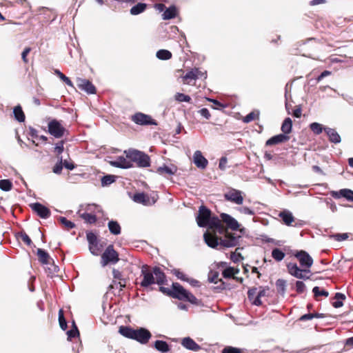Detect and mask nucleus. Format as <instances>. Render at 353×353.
I'll return each mask as SVG.
<instances>
[{"label":"nucleus","instance_id":"nucleus-28","mask_svg":"<svg viewBox=\"0 0 353 353\" xmlns=\"http://www.w3.org/2000/svg\"><path fill=\"white\" fill-rule=\"evenodd\" d=\"M176 8L174 6H171L166 8L162 14L163 20L174 19L176 16Z\"/></svg>","mask_w":353,"mask_h":353},{"label":"nucleus","instance_id":"nucleus-23","mask_svg":"<svg viewBox=\"0 0 353 353\" xmlns=\"http://www.w3.org/2000/svg\"><path fill=\"white\" fill-rule=\"evenodd\" d=\"M324 131L328 136L330 141L334 143H339L341 142V137L334 129L325 128Z\"/></svg>","mask_w":353,"mask_h":353},{"label":"nucleus","instance_id":"nucleus-40","mask_svg":"<svg viewBox=\"0 0 353 353\" xmlns=\"http://www.w3.org/2000/svg\"><path fill=\"white\" fill-rule=\"evenodd\" d=\"M81 217L88 223H94L97 221L96 215L92 213L84 212L81 215Z\"/></svg>","mask_w":353,"mask_h":353},{"label":"nucleus","instance_id":"nucleus-26","mask_svg":"<svg viewBox=\"0 0 353 353\" xmlns=\"http://www.w3.org/2000/svg\"><path fill=\"white\" fill-rule=\"evenodd\" d=\"M154 347L162 353L168 352L170 350V345L164 341L157 340L154 343Z\"/></svg>","mask_w":353,"mask_h":353},{"label":"nucleus","instance_id":"nucleus-41","mask_svg":"<svg viewBox=\"0 0 353 353\" xmlns=\"http://www.w3.org/2000/svg\"><path fill=\"white\" fill-rule=\"evenodd\" d=\"M117 176L114 175H105L101 179V185L102 186H107L115 181Z\"/></svg>","mask_w":353,"mask_h":353},{"label":"nucleus","instance_id":"nucleus-27","mask_svg":"<svg viewBox=\"0 0 353 353\" xmlns=\"http://www.w3.org/2000/svg\"><path fill=\"white\" fill-rule=\"evenodd\" d=\"M198 72L197 68H193L191 70L186 72V74L183 77L184 82L190 84L192 81H195L198 79Z\"/></svg>","mask_w":353,"mask_h":353},{"label":"nucleus","instance_id":"nucleus-9","mask_svg":"<svg viewBox=\"0 0 353 353\" xmlns=\"http://www.w3.org/2000/svg\"><path fill=\"white\" fill-rule=\"evenodd\" d=\"M132 199L135 203H141L147 206L152 205L157 201L156 196H150L148 194L143 192L134 194Z\"/></svg>","mask_w":353,"mask_h":353},{"label":"nucleus","instance_id":"nucleus-24","mask_svg":"<svg viewBox=\"0 0 353 353\" xmlns=\"http://www.w3.org/2000/svg\"><path fill=\"white\" fill-rule=\"evenodd\" d=\"M111 164L114 167L125 169L132 167V163L130 161H128L123 157H118L117 160L112 161Z\"/></svg>","mask_w":353,"mask_h":353},{"label":"nucleus","instance_id":"nucleus-33","mask_svg":"<svg viewBox=\"0 0 353 353\" xmlns=\"http://www.w3.org/2000/svg\"><path fill=\"white\" fill-rule=\"evenodd\" d=\"M292 121L289 117L285 119L281 125V131L283 132V134L288 135L292 131Z\"/></svg>","mask_w":353,"mask_h":353},{"label":"nucleus","instance_id":"nucleus-29","mask_svg":"<svg viewBox=\"0 0 353 353\" xmlns=\"http://www.w3.org/2000/svg\"><path fill=\"white\" fill-rule=\"evenodd\" d=\"M279 216L283 221V223L287 225H290L294 221V218L290 211L284 210L279 213Z\"/></svg>","mask_w":353,"mask_h":353},{"label":"nucleus","instance_id":"nucleus-4","mask_svg":"<svg viewBox=\"0 0 353 353\" xmlns=\"http://www.w3.org/2000/svg\"><path fill=\"white\" fill-rule=\"evenodd\" d=\"M168 294L173 298L187 301L194 304L196 303L198 301L195 296L187 291L179 283H172V290L168 292Z\"/></svg>","mask_w":353,"mask_h":353},{"label":"nucleus","instance_id":"nucleus-2","mask_svg":"<svg viewBox=\"0 0 353 353\" xmlns=\"http://www.w3.org/2000/svg\"><path fill=\"white\" fill-rule=\"evenodd\" d=\"M141 276H143V279L140 285L143 288H148L154 283L162 285L166 279L164 272L160 268L154 267L151 270L148 265H142Z\"/></svg>","mask_w":353,"mask_h":353},{"label":"nucleus","instance_id":"nucleus-5","mask_svg":"<svg viewBox=\"0 0 353 353\" xmlns=\"http://www.w3.org/2000/svg\"><path fill=\"white\" fill-rule=\"evenodd\" d=\"M127 158L137 163L139 167L147 168L150 165V157L148 154L137 150L125 151Z\"/></svg>","mask_w":353,"mask_h":353},{"label":"nucleus","instance_id":"nucleus-53","mask_svg":"<svg viewBox=\"0 0 353 353\" xmlns=\"http://www.w3.org/2000/svg\"><path fill=\"white\" fill-rule=\"evenodd\" d=\"M173 274L177 277V279L181 281H186V280H188V276L179 269L173 270Z\"/></svg>","mask_w":353,"mask_h":353},{"label":"nucleus","instance_id":"nucleus-3","mask_svg":"<svg viewBox=\"0 0 353 353\" xmlns=\"http://www.w3.org/2000/svg\"><path fill=\"white\" fill-rule=\"evenodd\" d=\"M196 223L201 228L208 227L209 229H216L219 232L224 230L221 220L217 216H212L211 211L204 205L199 207Z\"/></svg>","mask_w":353,"mask_h":353},{"label":"nucleus","instance_id":"nucleus-12","mask_svg":"<svg viewBox=\"0 0 353 353\" xmlns=\"http://www.w3.org/2000/svg\"><path fill=\"white\" fill-rule=\"evenodd\" d=\"M288 272L293 276L297 279H308L309 276H305V272H310L309 270H301L296 263H290L287 265Z\"/></svg>","mask_w":353,"mask_h":353},{"label":"nucleus","instance_id":"nucleus-10","mask_svg":"<svg viewBox=\"0 0 353 353\" xmlns=\"http://www.w3.org/2000/svg\"><path fill=\"white\" fill-rule=\"evenodd\" d=\"M225 200L237 205H241L243 202V192L236 189H230L224 194Z\"/></svg>","mask_w":353,"mask_h":353},{"label":"nucleus","instance_id":"nucleus-30","mask_svg":"<svg viewBox=\"0 0 353 353\" xmlns=\"http://www.w3.org/2000/svg\"><path fill=\"white\" fill-rule=\"evenodd\" d=\"M108 227L111 234L114 235H119L121 234V228L117 221H110L108 223Z\"/></svg>","mask_w":353,"mask_h":353},{"label":"nucleus","instance_id":"nucleus-61","mask_svg":"<svg viewBox=\"0 0 353 353\" xmlns=\"http://www.w3.org/2000/svg\"><path fill=\"white\" fill-rule=\"evenodd\" d=\"M256 295H257V288H256L250 289L248 292V299L252 302L253 301V300L254 299V298L256 297Z\"/></svg>","mask_w":353,"mask_h":353},{"label":"nucleus","instance_id":"nucleus-31","mask_svg":"<svg viewBox=\"0 0 353 353\" xmlns=\"http://www.w3.org/2000/svg\"><path fill=\"white\" fill-rule=\"evenodd\" d=\"M119 332L121 335H123V336L128 338V339H133L134 336H135L134 335L135 330H134L130 327L121 326L119 327Z\"/></svg>","mask_w":353,"mask_h":353},{"label":"nucleus","instance_id":"nucleus-62","mask_svg":"<svg viewBox=\"0 0 353 353\" xmlns=\"http://www.w3.org/2000/svg\"><path fill=\"white\" fill-rule=\"evenodd\" d=\"M63 163H62V159H61L60 161L57 163L53 168V172L55 174H59L61 172V170L63 169Z\"/></svg>","mask_w":353,"mask_h":353},{"label":"nucleus","instance_id":"nucleus-7","mask_svg":"<svg viewBox=\"0 0 353 353\" xmlns=\"http://www.w3.org/2000/svg\"><path fill=\"white\" fill-rule=\"evenodd\" d=\"M37 255L38 256L39 262L42 264L51 265V267L49 268L51 273H56L58 272V266L54 264L53 259L46 250L41 248H38L37 250Z\"/></svg>","mask_w":353,"mask_h":353},{"label":"nucleus","instance_id":"nucleus-45","mask_svg":"<svg viewBox=\"0 0 353 353\" xmlns=\"http://www.w3.org/2000/svg\"><path fill=\"white\" fill-rule=\"evenodd\" d=\"M89 250L90 252L95 256H98L101 250V246L99 245V242L91 244L89 245Z\"/></svg>","mask_w":353,"mask_h":353},{"label":"nucleus","instance_id":"nucleus-52","mask_svg":"<svg viewBox=\"0 0 353 353\" xmlns=\"http://www.w3.org/2000/svg\"><path fill=\"white\" fill-rule=\"evenodd\" d=\"M86 210H87V211H90L91 212H99V213H102V214L103 213L101 206L97 205L94 203L88 205Z\"/></svg>","mask_w":353,"mask_h":353},{"label":"nucleus","instance_id":"nucleus-38","mask_svg":"<svg viewBox=\"0 0 353 353\" xmlns=\"http://www.w3.org/2000/svg\"><path fill=\"white\" fill-rule=\"evenodd\" d=\"M259 110H254L251 112H250L248 114H247L243 119V121L245 123H250L252 121L259 119Z\"/></svg>","mask_w":353,"mask_h":353},{"label":"nucleus","instance_id":"nucleus-15","mask_svg":"<svg viewBox=\"0 0 353 353\" xmlns=\"http://www.w3.org/2000/svg\"><path fill=\"white\" fill-rule=\"evenodd\" d=\"M30 206L42 219H47L50 216V210L40 203H34Z\"/></svg>","mask_w":353,"mask_h":353},{"label":"nucleus","instance_id":"nucleus-21","mask_svg":"<svg viewBox=\"0 0 353 353\" xmlns=\"http://www.w3.org/2000/svg\"><path fill=\"white\" fill-rule=\"evenodd\" d=\"M332 196L335 199H339L340 197H344L347 200L353 202V191L350 189H341L339 191L332 192Z\"/></svg>","mask_w":353,"mask_h":353},{"label":"nucleus","instance_id":"nucleus-19","mask_svg":"<svg viewBox=\"0 0 353 353\" xmlns=\"http://www.w3.org/2000/svg\"><path fill=\"white\" fill-rule=\"evenodd\" d=\"M193 162L196 166L201 169H205L208 164V161L203 156L199 150H196L193 155Z\"/></svg>","mask_w":353,"mask_h":353},{"label":"nucleus","instance_id":"nucleus-37","mask_svg":"<svg viewBox=\"0 0 353 353\" xmlns=\"http://www.w3.org/2000/svg\"><path fill=\"white\" fill-rule=\"evenodd\" d=\"M285 256V254L279 248H274L272 251V256L276 261H281Z\"/></svg>","mask_w":353,"mask_h":353},{"label":"nucleus","instance_id":"nucleus-32","mask_svg":"<svg viewBox=\"0 0 353 353\" xmlns=\"http://www.w3.org/2000/svg\"><path fill=\"white\" fill-rule=\"evenodd\" d=\"M147 5L145 3H139L137 5L132 6L130 10L132 15H137L145 11Z\"/></svg>","mask_w":353,"mask_h":353},{"label":"nucleus","instance_id":"nucleus-46","mask_svg":"<svg viewBox=\"0 0 353 353\" xmlns=\"http://www.w3.org/2000/svg\"><path fill=\"white\" fill-rule=\"evenodd\" d=\"M175 99L179 102L190 103L191 101V98L190 96L179 92L175 94Z\"/></svg>","mask_w":353,"mask_h":353},{"label":"nucleus","instance_id":"nucleus-55","mask_svg":"<svg viewBox=\"0 0 353 353\" xmlns=\"http://www.w3.org/2000/svg\"><path fill=\"white\" fill-rule=\"evenodd\" d=\"M208 281L210 283H217L219 281V272H210L208 276Z\"/></svg>","mask_w":353,"mask_h":353},{"label":"nucleus","instance_id":"nucleus-8","mask_svg":"<svg viewBox=\"0 0 353 353\" xmlns=\"http://www.w3.org/2000/svg\"><path fill=\"white\" fill-rule=\"evenodd\" d=\"M48 132L51 135L59 139L64 135L65 129L59 121L53 119L48 123Z\"/></svg>","mask_w":353,"mask_h":353},{"label":"nucleus","instance_id":"nucleus-50","mask_svg":"<svg viewBox=\"0 0 353 353\" xmlns=\"http://www.w3.org/2000/svg\"><path fill=\"white\" fill-rule=\"evenodd\" d=\"M59 221L67 229H72L75 226L73 222L68 220L65 217L61 216Z\"/></svg>","mask_w":353,"mask_h":353},{"label":"nucleus","instance_id":"nucleus-63","mask_svg":"<svg viewBox=\"0 0 353 353\" xmlns=\"http://www.w3.org/2000/svg\"><path fill=\"white\" fill-rule=\"evenodd\" d=\"M208 101H211L212 103H213L214 105H215V107L214 108V109L221 110V109L225 108V105H224L223 104H222L221 103H220L219 101H217L216 99H208Z\"/></svg>","mask_w":353,"mask_h":353},{"label":"nucleus","instance_id":"nucleus-64","mask_svg":"<svg viewBox=\"0 0 353 353\" xmlns=\"http://www.w3.org/2000/svg\"><path fill=\"white\" fill-rule=\"evenodd\" d=\"M199 112L200 113V114L202 117H205L207 119H209L210 118V116H211L209 110L207 108H203L201 109L199 111Z\"/></svg>","mask_w":353,"mask_h":353},{"label":"nucleus","instance_id":"nucleus-20","mask_svg":"<svg viewBox=\"0 0 353 353\" xmlns=\"http://www.w3.org/2000/svg\"><path fill=\"white\" fill-rule=\"evenodd\" d=\"M177 168L174 165H163L157 168V172L163 176H172L176 174Z\"/></svg>","mask_w":353,"mask_h":353},{"label":"nucleus","instance_id":"nucleus-1","mask_svg":"<svg viewBox=\"0 0 353 353\" xmlns=\"http://www.w3.org/2000/svg\"><path fill=\"white\" fill-rule=\"evenodd\" d=\"M223 232L225 233L224 237L219 239L216 234H212L208 231L205 232L203 234L205 243L212 248H216L218 245L223 248H232L239 244L240 236L228 232L225 228L221 233Z\"/></svg>","mask_w":353,"mask_h":353},{"label":"nucleus","instance_id":"nucleus-48","mask_svg":"<svg viewBox=\"0 0 353 353\" xmlns=\"http://www.w3.org/2000/svg\"><path fill=\"white\" fill-rule=\"evenodd\" d=\"M237 272H238V271H235V270L233 268L229 267V268H225L223 271V276L226 279L231 278Z\"/></svg>","mask_w":353,"mask_h":353},{"label":"nucleus","instance_id":"nucleus-6","mask_svg":"<svg viewBox=\"0 0 353 353\" xmlns=\"http://www.w3.org/2000/svg\"><path fill=\"white\" fill-rule=\"evenodd\" d=\"M119 260L118 253L114 250L113 245H110L102 254L101 263L103 267H105L108 263L115 264Z\"/></svg>","mask_w":353,"mask_h":353},{"label":"nucleus","instance_id":"nucleus-16","mask_svg":"<svg viewBox=\"0 0 353 353\" xmlns=\"http://www.w3.org/2000/svg\"><path fill=\"white\" fill-rule=\"evenodd\" d=\"M77 83L79 89L85 91L88 94H94L96 92L94 85L87 79L78 78Z\"/></svg>","mask_w":353,"mask_h":353},{"label":"nucleus","instance_id":"nucleus-58","mask_svg":"<svg viewBox=\"0 0 353 353\" xmlns=\"http://www.w3.org/2000/svg\"><path fill=\"white\" fill-rule=\"evenodd\" d=\"M237 210L241 214H248V215H254V212L252 209H250L248 207H240V208H237Z\"/></svg>","mask_w":353,"mask_h":353},{"label":"nucleus","instance_id":"nucleus-49","mask_svg":"<svg viewBox=\"0 0 353 353\" xmlns=\"http://www.w3.org/2000/svg\"><path fill=\"white\" fill-rule=\"evenodd\" d=\"M73 326H74V328L68 331V332H67L68 339L69 340H71L72 338H74L77 336L79 335V332L78 330L77 327L75 325L74 323H73Z\"/></svg>","mask_w":353,"mask_h":353},{"label":"nucleus","instance_id":"nucleus-11","mask_svg":"<svg viewBox=\"0 0 353 353\" xmlns=\"http://www.w3.org/2000/svg\"><path fill=\"white\" fill-rule=\"evenodd\" d=\"M132 120L139 125H157V123L150 116L138 112L134 114Z\"/></svg>","mask_w":353,"mask_h":353},{"label":"nucleus","instance_id":"nucleus-35","mask_svg":"<svg viewBox=\"0 0 353 353\" xmlns=\"http://www.w3.org/2000/svg\"><path fill=\"white\" fill-rule=\"evenodd\" d=\"M13 113L16 120L19 122H23L25 120V115L21 106H16L13 110Z\"/></svg>","mask_w":353,"mask_h":353},{"label":"nucleus","instance_id":"nucleus-13","mask_svg":"<svg viewBox=\"0 0 353 353\" xmlns=\"http://www.w3.org/2000/svg\"><path fill=\"white\" fill-rule=\"evenodd\" d=\"M294 256L299 259L300 265L302 267L310 268L312 265L313 259L305 251H299Z\"/></svg>","mask_w":353,"mask_h":353},{"label":"nucleus","instance_id":"nucleus-22","mask_svg":"<svg viewBox=\"0 0 353 353\" xmlns=\"http://www.w3.org/2000/svg\"><path fill=\"white\" fill-rule=\"evenodd\" d=\"M289 139H290V137L288 135L279 134L275 135V136L271 137L270 139H269L266 141L265 144H266V145H276V144H279L280 143L286 142Z\"/></svg>","mask_w":353,"mask_h":353},{"label":"nucleus","instance_id":"nucleus-34","mask_svg":"<svg viewBox=\"0 0 353 353\" xmlns=\"http://www.w3.org/2000/svg\"><path fill=\"white\" fill-rule=\"evenodd\" d=\"M276 287L277 292L284 296L286 290V281L284 279H279L276 281Z\"/></svg>","mask_w":353,"mask_h":353},{"label":"nucleus","instance_id":"nucleus-17","mask_svg":"<svg viewBox=\"0 0 353 353\" xmlns=\"http://www.w3.org/2000/svg\"><path fill=\"white\" fill-rule=\"evenodd\" d=\"M221 221L227 225V227L232 230H237L239 228V223L238 221L231 216L230 215L222 213L221 214Z\"/></svg>","mask_w":353,"mask_h":353},{"label":"nucleus","instance_id":"nucleus-54","mask_svg":"<svg viewBox=\"0 0 353 353\" xmlns=\"http://www.w3.org/2000/svg\"><path fill=\"white\" fill-rule=\"evenodd\" d=\"M19 237L28 245H31L32 241L29 236L25 232L18 234Z\"/></svg>","mask_w":353,"mask_h":353},{"label":"nucleus","instance_id":"nucleus-43","mask_svg":"<svg viewBox=\"0 0 353 353\" xmlns=\"http://www.w3.org/2000/svg\"><path fill=\"white\" fill-rule=\"evenodd\" d=\"M59 323L61 328L63 330H65L68 327L67 322L65 319L63 312L62 310L59 311Z\"/></svg>","mask_w":353,"mask_h":353},{"label":"nucleus","instance_id":"nucleus-60","mask_svg":"<svg viewBox=\"0 0 353 353\" xmlns=\"http://www.w3.org/2000/svg\"><path fill=\"white\" fill-rule=\"evenodd\" d=\"M222 353H242L241 350L236 347H225Z\"/></svg>","mask_w":353,"mask_h":353},{"label":"nucleus","instance_id":"nucleus-56","mask_svg":"<svg viewBox=\"0 0 353 353\" xmlns=\"http://www.w3.org/2000/svg\"><path fill=\"white\" fill-rule=\"evenodd\" d=\"M331 238H333L334 240L337 241H341L347 239L348 238V235L347 233L343 234H335L330 236Z\"/></svg>","mask_w":353,"mask_h":353},{"label":"nucleus","instance_id":"nucleus-57","mask_svg":"<svg viewBox=\"0 0 353 353\" xmlns=\"http://www.w3.org/2000/svg\"><path fill=\"white\" fill-rule=\"evenodd\" d=\"M86 237H87V240L88 241L89 245L98 242L97 236L92 232L87 233Z\"/></svg>","mask_w":353,"mask_h":353},{"label":"nucleus","instance_id":"nucleus-59","mask_svg":"<svg viewBox=\"0 0 353 353\" xmlns=\"http://www.w3.org/2000/svg\"><path fill=\"white\" fill-rule=\"evenodd\" d=\"M305 290V285L303 281H298L296 282V290L298 293H303Z\"/></svg>","mask_w":353,"mask_h":353},{"label":"nucleus","instance_id":"nucleus-51","mask_svg":"<svg viewBox=\"0 0 353 353\" xmlns=\"http://www.w3.org/2000/svg\"><path fill=\"white\" fill-rule=\"evenodd\" d=\"M117 281H113L112 284L110 285V288H120V290H122L123 288L125 287L126 282L125 279H121V280Z\"/></svg>","mask_w":353,"mask_h":353},{"label":"nucleus","instance_id":"nucleus-39","mask_svg":"<svg viewBox=\"0 0 353 353\" xmlns=\"http://www.w3.org/2000/svg\"><path fill=\"white\" fill-rule=\"evenodd\" d=\"M310 128L314 134L319 135L324 130L325 128L321 123L314 122L310 125Z\"/></svg>","mask_w":353,"mask_h":353},{"label":"nucleus","instance_id":"nucleus-47","mask_svg":"<svg viewBox=\"0 0 353 353\" xmlns=\"http://www.w3.org/2000/svg\"><path fill=\"white\" fill-rule=\"evenodd\" d=\"M312 292L314 293V296L317 297V296H328L329 295V293L326 290H321L319 287L318 286H315L313 289H312Z\"/></svg>","mask_w":353,"mask_h":353},{"label":"nucleus","instance_id":"nucleus-36","mask_svg":"<svg viewBox=\"0 0 353 353\" xmlns=\"http://www.w3.org/2000/svg\"><path fill=\"white\" fill-rule=\"evenodd\" d=\"M156 56L160 60H168L172 58V53L168 50H159Z\"/></svg>","mask_w":353,"mask_h":353},{"label":"nucleus","instance_id":"nucleus-18","mask_svg":"<svg viewBox=\"0 0 353 353\" xmlns=\"http://www.w3.org/2000/svg\"><path fill=\"white\" fill-rule=\"evenodd\" d=\"M181 344L184 348L194 352L199 351L201 349V347L189 336L182 339Z\"/></svg>","mask_w":353,"mask_h":353},{"label":"nucleus","instance_id":"nucleus-44","mask_svg":"<svg viewBox=\"0 0 353 353\" xmlns=\"http://www.w3.org/2000/svg\"><path fill=\"white\" fill-rule=\"evenodd\" d=\"M54 73L63 81H64L70 87H73V83L71 81V80L67 77L65 74H63L61 72H60L59 70H55Z\"/></svg>","mask_w":353,"mask_h":353},{"label":"nucleus","instance_id":"nucleus-14","mask_svg":"<svg viewBox=\"0 0 353 353\" xmlns=\"http://www.w3.org/2000/svg\"><path fill=\"white\" fill-rule=\"evenodd\" d=\"M134 340L141 344H146L151 338V333L145 328L141 327L135 330Z\"/></svg>","mask_w":353,"mask_h":353},{"label":"nucleus","instance_id":"nucleus-42","mask_svg":"<svg viewBox=\"0 0 353 353\" xmlns=\"http://www.w3.org/2000/svg\"><path fill=\"white\" fill-rule=\"evenodd\" d=\"M12 188V182L8 179L0 180V189L3 191H9Z\"/></svg>","mask_w":353,"mask_h":353},{"label":"nucleus","instance_id":"nucleus-25","mask_svg":"<svg viewBox=\"0 0 353 353\" xmlns=\"http://www.w3.org/2000/svg\"><path fill=\"white\" fill-rule=\"evenodd\" d=\"M268 291H269L268 288H265L260 287L259 290L257 292V295L256 296V297L254 298V299L252 301V304L254 305H256V306L261 305L262 304V301H261V299L262 297L266 296Z\"/></svg>","mask_w":353,"mask_h":353}]
</instances>
